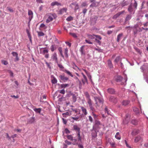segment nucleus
Returning a JSON list of instances; mask_svg holds the SVG:
<instances>
[{"label": "nucleus", "mask_w": 148, "mask_h": 148, "mask_svg": "<svg viewBox=\"0 0 148 148\" xmlns=\"http://www.w3.org/2000/svg\"><path fill=\"white\" fill-rule=\"evenodd\" d=\"M131 123L134 125H136L137 124V121L135 119H133L131 121Z\"/></svg>", "instance_id": "37"}, {"label": "nucleus", "mask_w": 148, "mask_h": 148, "mask_svg": "<svg viewBox=\"0 0 148 148\" xmlns=\"http://www.w3.org/2000/svg\"><path fill=\"white\" fill-rule=\"evenodd\" d=\"M84 78V79L82 80V82L83 84H84L86 82H87V79L85 75H83V76Z\"/></svg>", "instance_id": "29"}, {"label": "nucleus", "mask_w": 148, "mask_h": 148, "mask_svg": "<svg viewBox=\"0 0 148 148\" xmlns=\"http://www.w3.org/2000/svg\"><path fill=\"white\" fill-rule=\"evenodd\" d=\"M58 66L61 69H63L64 68L63 66L61 64H58Z\"/></svg>", "instance_id": "62"}, {"label": "nucleus", "mask_w": 148, "mask_h": 148, "mask_svg": "<svg viewBox=\"0 0 148 148\" xmlns=\"http://www.w3.org/2000/svg\"><path fill=\"white\" fill-rule=\"evenodd\" d=\"M69 34L70 35H71L74 38H77V37L76 34L75 33L70 32L69 33Z\"/></svg>", "instance_id": "43"}, {"label": "nucleus", "mask_w": 148, "mask_h": 148, "mask_svg": "<svg viewBox=\"0 0 148 148\" xmlns=\"http://www.w3.org/2000/svg\"><path fill=\"white\" fill-rule=\"evenodd\" d=\"M130 101L128 100H124L122 102V105L125 106L129 104Z\"/></svg>", "instance_id": "26"}, {"label": "nucleus", "mask_w": 148, "mask_h": 148, "mask_svg": "<svg viewBox=\"0 0 148 148\" xmlns=\"http://www.w3.org/2000/svg\"><path fill=\"white\" fill-rule=\"evenodd\" d=\"M82 70L84 71L85 73H86V74L87 75L89 79H91V76L90 73L87 71L86 70L84 69H82Z\"/></svg>", "instance_id": "17"}, {"label": "nucleus", "mask_w": 148, "mask_h": 148, "mask_svg": "<svg viewBox=\"0 0 148 148\" xmlns=\"http://www.w3.org/2000/svg\"><path fill=\"white\" fill-rule=\"evenodd\" d=\"M84 95L86 98V99L90 98V96L88 92H85L84 93Z\"/></svg>", "instance_id": "33"}, {"label": "nucleus", "mask_w": 148, "mask_h": 148, "mask_svg": "<svg viewBox=\"0 0 148 148\" xmlns=\"http://www.w3.org/2000/svg\"><path fill=\"white\" fill-rule=\"evenodd\" d=\"M109 100L110 101L114 103H116L117 101V99L116 98L112 96L110 97Z\"/></svg>", "instance_id": "6"}, {"label": "nucleus", "mask_w": 148, "mask_h": 148, "mask_svg": "<svg viewBox=\"0 0 148 148\" xmlns=\"http://www.w3.org/2000/svg\"><path fill=\"white\" fill-rule=\"evenodd\" d=\"M87 5L86 3V2H83L81 5V7H85V6H87Z\"/></svg>", "instance_id": "52"}, {"label": "nucleus", "mask_w": 148, "mask_h": 148, "mask_svg": "<svg viewBox=\"0 0 148 148\" xmlns=\"http://www.w3.org/2000/svg\"><path fill=\"white\" fill-rule=\"evenodd\" d=\"M133 110L134 112L137 113H139V112L138 109L135 107L133 108Z\"/></svg>", "instance_id": "38"}, {"label": "nucleus", "mask_w": 148, "mask_h": 148, "mask_svg": "<svg viewBox=\"0 0 148 148\" xmlns=\"http://www.w3.org/2000/svg\"><path fill=\"white\" fill-rule=\"evenodd\" d=\"M125 12V11H123L121 12H119L117 13L116 14H115L114 15L112 18L113 19H116L121 14Z\"/></svg>", "instance_id": "7"}, {"label": "nucleus", "mask_w": 148, "mask_h": 148, "mask_svg": "<svg viewBox=\"0 0 148 148\" xmlns=\"http://www.w3.org/2000/svg\"><path fill=\"white\" fill-rule=\"evenodd\" d=\"M94 99L95 101V107L97 108L100 106H102L103 103V100L101 98L95 97Z\"/></svg>", "instance_id": "2"}, {"label": "nucleus", "mask_w": 148, "mask_h": 148, "mask_svg": "<svg viewBox=\"0 0 148 148\" xmlns=\"http://www.w3.org/2000/svg\"><path fill=\"white\" fill-rule=\"evenodd\" d=\"M95 41L99 45H100L101 44V42L100 40H98L97 38H95Z\"/></svg>", "instance_id": "60"}, {"label": "nucleus", "mask_w": 148, "mask_h": 148, "mask_svg": "<svg viewBox=\"0 0 148 148\" xmlns=\"http://www.w3.org/2000/svg\"><path fill=\"white\" fill-rule=\"evenodd\" d=\"M122 79V77L120 76H117L115 77V80L117 82H121Z\"/></svg>", "instance_id": "12"}, {"label": "nucleus", "mask_w": 148, "mask_h": 148, "mask_svg": "<svg viewBox=\"0 0 148 148\" xmlns=\"http://www.w3.org/2000/svg\"><path fill=\"white\" fill-rule=\"evenodd\" d=\"M72 119L74 120H75L76 121H78V120L79 119V117H72Z\"/></svg>", "instance_id": "61"}, {"label": "nucleus", "mask_w": 148, "mask_h": 148, "mask_svg": "<svg viewBox=\"0 0 148 148\" xmlns=\"http://www.w3.org/2000/svg\"><path fill=\"white\" fill-rule=\"evenodd\" d=\"M108 66L111 69L113 67V65H112V63L111 61L110 60H108Z\"/></svg>", "instance_id": "23"}, {"label": "nucleus", "mask_w": 148, "mask_h": 148, "mask_svg": "<svg viewBox=\"0 0 148 148\" xmlns=\"http://www.w3.org/2000/svg\"><path fill=\"white\" fill-rule=\"evenodd\" d=\"M128 4V3L127 2H123L122 3H121V5L122 7H124L125 6L127 5Z\"/></svg>", "instance_id": "47"}, {"label": "nucleus", "mask_w": 148, "mask_h": 148, "mask_svg": "<svg viewBox=\"0 0 148 148\" xmlns=\"http://www.w3.org/2000/svg\"><path fill=\"white\" fill-rule=\"evenodd\" d=\"M77 134L78 140L81 141L82 140V138L80 135V132L77 133Z\"/></svg>", "instance_id": "35"}, {"label": "nucleus", "mask_w": 148, "mask_h": 148, "mask_svg": "<svg viewBox=\"0 0 148 148\" xmlns=\"http://www.w3.org/2000/svg\"><path fill=\"white\" fill-rule=\"evenodd\" d=\"M95 36L97 38H98L100 40H101L102 39L101 37L99 35H95Z\"/></svg>", "instance_id": "56"}, {"label": "nucleus", "mask_w": 148, "mask_h": 148, "mask_svg": "<svg viewBox=\"0 0 148 148\" xmlns=\"http://www.w3.org/2000/svg\"><path fill=\"white\" fill-rule=\"evenodd\" d=\"M59 92L60 93L64 94L65 93V91L64 90V89H62V90H60L59 91Z\"/></svg>", "instance_id": "55"}, {"label": "nucleus", "mask_w": 148, "mask_h": 148, "mask_svg": "<svg viewBox=\"0 0 148 148\" xmlns=\"http://www.w3.org/2000/svg\"><path fill=\"white\" fill-rule=\"evenodd\" d=\"M51 6H53L55 5H60L61 4L57 1H54L52 2L51 4Z\"/></svg>", "instance_id": "15"}, {"label": "nucleus", "mask_w": 148, "mask_h": 148, "mask_svg": "<svg viewBox=\"0 0 148 148\" xmlns=\"http://www.w3.org/2000/svg\"><path fill=\"white\" fill-rule=\"evenodd\" d=\"M45 17L46 19V22L48 23L55 19L57 17V16L55 13H50L46 14Z\"/></svg>", "instance_id": "1"}, {"label": "nucleus", "mask_w": 148, "mask_h": 148, "mask_svg": "<svg viewBox=\"0 0 148 148\" xmlns=\"http://www.w3.org/2000/svg\"><path fill=\"white\" fill-rule=\"evenodd\" d=\"M59 77L61 80L64 82L68 80L69 79L68 77H65L64 75H60Z\"/></svg>", "instance_id": "11"}, {"label": "nucleus", "mask_w": 148, "mask_h": 148, "mask_svg": "<svg viewBox=\"0 0 148 148\" xmlns=\"http://www.w3.org/2000/svg\"><path fill=\"white\" fill-rule=\"evenodd\" d=\"M37 32L38 34V36H43L45 35L44 34L41 32Z\"/></svg>", "instance_id": "39"}, {"label": "nucleus", "mask_w": 148, "mask_h": 148, "mask_svg": "<svg viewBox=\"0 0 148 148\" xmlns=\"http://www.w3.org/2000/svg\"><path fill=\"white\" fill-rule=\"evenodd\" d=\"M58 50L59 51V52H60V54L61 56L62 57V58H64V56L62 53V47H59L58 48Z\"/></svg>", "instance_id": "24"}, {"label": "nucleus", "mask_w": 148, "mask_h": 148, "mask_svg": "<svg viewBox=\"0 0 148 148\" xmlns=\"http://www.w3.org/2000/svg\"><path fill=\"white\" fill-rule=\"evenodd\" d=\"M69 86V84H62L61 85L60 87L61 88H65Z\"/></svg>", "instance_id": "42"}, {"label": "nucleus", "mask_w": 148, "mask_h": 148, "mask_svg": "<svg viewBox=\"0 0 148 148\" xmlns=\"http://www.w3.org/2000/svg\"><path fill=\"white\" fill-rule=\"evenodd\" d=\"M128 10L129 12L131 13L132 14V12L133 11V9L132 7V5H130L128 7Z\"/></svg>", "instance_id": "27"}, {"label": "nucleus", "mask_w": 148, "mask_h": 148, "mask_svg": "<svg viewBox=\"0 0 148 148\" xmlns=\"http://www.w3.org/2000/svg\"><path fill=\"white\" fill-rule=\"evenodd\" d=\"M131 18V15H128L125 19V21H129Z\"/></svg>", "instance_id": "36"}, {"label": "nucleus", "mask_w": 148, "mask_h": 148, "mask_svg": "<svg viewBox=\"0 0 148 148\" xmlns=\"http://www.w3.org/2000/svg\"><path fill=\"white\" fill-rule=\"evenodd\" d=\"M85 46L84 45H83L82 46L80 49V51L81 53V55H85V52L84 51V48Z\"/></svg>", "instance_id": "10"}, {"label": "nucleus", "mask_w": 148, "mask_h": 148, "mask_svg": "<svg viewBox=\"0 0 148 148\" xmlns=\"http://www.w3.org/2000/svg\"><path fill=\"white\" fill-rule=\"evenodd\" d=\"M101 125V123L99 121L96 120L95 121V126L98 127Z\"/></svg>", "instance_id": "19"}, {"label": "nucleus", "mask_w": 148, "mask_h": 148, "mask_svg": "<svg viewBox=\"0 0 148 148\" xmlns=\"http://www.w3.org/2000/svg\"><path fill=\"white\" fill-rule=\"evenodd\" d=\"M89 107L90 108V110H91L92 112H94L95 111V109L93 106L92 105V106H90Z\"/></svg>", "instance_id": "44"}, {"label": "nucleus", "mask_w": 148, "mask_h": 148, "mask_svg": "<svg viewBox=\"0 0 148 148\" xmlns=\"http://www.w3.org/2000/svg\"><path fill=\"white\" fill-rule=\"evenodd\" d=\"M67 138L69 140H70L71 141H75V142H76L77 140L76 139H73V137L71 135H68L67 136Z\"/></svg>", "instance_id": "25"}, {"label": "nucleus", "mask_w": 148, "mask_h": 148, "mask_svg": "<svg viewBox=\"0 0 148 148\" xmlns=\"http://www.w3.org/2000/svg\"><path fill=\"white\" fill-rule=\"evenodd\" d=\"M120 60V57L119 56H117L114 60V62L116 63H117L119 62Z\"/></svg>", "instance_id": "49"}, {"label": "nucleus", "mask_w": 148, "mask_h": 148, "mask_svg": "<svg viewBox=\"0 0 148 148\" xmlns=\"http://www.w3.org/2000/svg\"><path fill=\"white\" fill-rule=\"evenodd\" d=\"M34 110L37 113H40L41 111V109L40 108H35L34 109Z\"/></svg>", "instance_id": "34"}, {"label": "nucleus", "mask_w": 148, "mask_h": 148, "mask_svg": "<svg viewBox=\"0 0 148 148\" xmlns=\"http://www.w3.org/2000/svg\"><path fill=\"white\" fill-rule=\"evenodd\" d=\"M40 27L41 28H45L46 29L47 28V27L45 26V25L43 23L41 24L40 25Z\"/></svg>", "instance_id": "54"}, {"label": "nucleus", "mask_w": 148, "mask_h": 148, "mask_svg": "<svg viewBox=\"0 0 148 148\" xmlns=\"http://www.w3.org/2000/svg\"><path fill=\"white\" fill-rule=\"evenodd\" d=\"M67 10L66 8H63L61 10H60L58 12V14H62L64 12H66Z\"/></svg>", "instance_id": "18"}, {"label": "nucleus", "mask_w": 148, "mask_h": 148, "mask_svg": "<svg viewBox=\"0 0 148 148\" xmlns=\"http://www.w3.org/2000/svg\"><path fill=\"white\" fill-rule=\"evenodd\" d=\"M51 59L56 63H58L57 56L56 53H54L51 56Z\"/></svg>", "instance_id": "4"}, {"label": "nucleus", "mask_w": 148, "mask_h": 148, "mask_svg": "<svg viewBox=\"0 0 148 148\" xmlns=\"http://www.w3.org/2000/svg\"><path fill=\"white\" fill-rule=\"evenodd\" d=\"M92 116L94 117L95 119L97 117V116L94 113V112H92Z\"/></svg>", "instance_id": "57"}, {"label": "nucleus", "mask_w": 148, "mask_h": 148, "mask_svg": "<svg viewBox=\"0 0 148 148\" xmlns=\"http://www.w3.org/2000/svg\"><path fill=\"white\" fill-rule=\"evenodd\" d=\"M99 2H96V1L92 3L90 5V7L91 8H93L94 7H97L98 6Z\"/></svg>", "instance_id": "8"}, {"label": "nucleus", "mask_w": 148, "mask_h": 148, "mask_svg": "<svg viewBox=\"0 0 148 148\" xmlns=\"http://www.w3.org/2000/svg\"><path fill=\"white\" fill-rule=\"evenodd\" d=\"M95 35H88V37L91 39H93L94 38V36H95Z\"/></svg>", "instance_id": "48"}, {"label": "nucleus", "mask_w": 148, "mask_h": 148, "mask_svg": "<svg viewBox=\"0 0 148 148\" xmlns=\"http://www.w3.org/2000/svg\"><path fill=\"white\" fill-rule=\"evenodd\" d=\"M115 138L118 140H120L121 138V137L119 133V132H117L115 136Z\"/></svg>", "instance_id": "31"}, {"label": "nucleus", "mask_w": 148, "mask_h": 148, "mask_svg": "<svg viewBox=\"0 0 148 148\" xmlns=\"http://www.w3.org/2000/svg\"><path fill=\"white\" fill-rule=\"evenodd\" d=\"M130 116L129 114H127L126 115L125 118L123 121V123L124 124H126L128 123L130 121Z\"/></svg>", "instance_id": "3"}, {"label": "nucleus", "mask_w": 148, "mask_h": 148, "mask_svg": "<svg viewBox=\"0 0 148 148\" xmlns=\"http://www.w3.org/2000/svg\"><path fill=\"white\" fill-rule=\"evenodd\" d=\"M1 62L2 64H4L5 65H6L8 64V62L7 61L4 60H2L1 61Z\"/></svg>", "instance_id": "51"}, {"label": "nucleus", "mask_w": 148, "mask_h": 148, "mask_svg": "<svg viewBox=\"0 0 148 148\" xmlns=\"http://www.w3.org/2000/svg\"><path fill=\"white\" fill-rule=\"evenodd\" d=\"M142 138L140 136H137L135 137L134 139V142L135 143H137L138 142L141 141L142 140Z\"/></svg>", "instance_id": "13"}, {"label": "nucleus", "mask_w": 148, "mask_h": 148, "mask_svg": "<svg viewBox=\"0 0 148 148\" xmlns=\"http://www.w3.org/2000/svg\"><path fill=\"white\" fill-rule=\"evenodd\" d=\"M69 112H66L65 113H64L62 114V115L63 117H66L67 116L69 115Z\"/></svg>", "instance_id": "40"}, {"label": "nucleus", "mask_w": 148, "mask_h": 148, "mask_svg": "<svg viewBox=\"0 0 148 148\" xmlns=\"http://www.w3.org/2000/svg\"><path fill=\"white\" fill-rule=\"evenodd\" d=\"M123 34L121 33L118 35L117 36V41L118 42L120 41L121 37L123 36Z\"/></svg>", "instance_id": "28"}, {"label": "nucleus", "mask_w": 148, "mask_h": 148, "mask_svg": "<svg viewBox=\"0 0 148 148\" xmlns=\"http://www.w3.org/2000/svg\"><path fill=\"white\" fill-rule=\"evenodd\" d=\"M139 133V130H135L132 132L133 135H136Z\"/></svg>", "instance_id": "41"}, {"label": "nucleus", "mask_w": 148, "mask_h": 148, "mask_svg": "<svg viewBox=\"0 0 148 148\" xmlns=\"http://www.w3.org/2000/svg\"><path fill=\"white\" fill-rule=\"evenodd\" d=\"M48 52V50L47 49H44L43 50L42 54L43 55L45 54L46 53H47Z\"/></svg>", "instance_id": "58"}, {"label": "nucleus", "mask_w": 148, "mask_h": 148, "mask_svg": "<svg viewBox=\"0 0 148 148\" xmlns=\"http://www.w3.org/2000/svg\"><path fill=\"white\" fill-rule=\"evenodd\" d=\"M8 71L9 73L10 74V76L12 77H13V72L11 71L10 70H9Z\"/></svg>", "instance_id": "63"}, {"label": "nucleus", "mask_w": 148, "mask_h": 148, "mask_svg": "<svg viewBox=\"0 0 148 148\" xmlns=\"http://www.w3.org/2000/svg\"><path fill=\"white\" fill-rule=\"evenodd\" d=\"M142 31V29L141 28H139L138 30H136V31L134 32V34H137L138 32H141Z\"/></svg>", "instance_id": "46"}, {"label": "nucleus", "mask_w": 148, "mask_h": 148, "mask_svg": "<svg viewBox=\"0 0 148 148\" xmlns=\"http://www.w3.org/2000/svg\"><path fill=\"white\" fill-rule=\"evenodd\" d=\"M64 71L68 75L71 76L72 77H73V76L72 74V73L69 71L65 69Z\"/></svg>", "instance_id": "21"}, {"label": "nucleus", "mask_w": 148, "mask_h": 148, "mask_svg": "<svg viewBox=\"0 0 148 148\" xmlns=\"http://www.w3.org/2000/svg\"><path fill=\"white\" fill-rule=\"evenodd\" d=\"M110 144L111 145L112 147H115V143L114 142H110Z\"/></svg>", "instance_id": "64"}, {"label": "nucleus", "mask_w": 148, "mask_h": 148, "mask_svg": "<svg viewBox=\"0 0 148 148\" xmlns=\"http://www.w3.org/2000/svg\"><path fill=\"white\" fill-rule=\"evenodd\" d=\"M81 108L83 114L84 115H86L87 114V112L86 109L83 106L81 107Z\"/></svg>", "instance_id": "14"}, {"label": "nucleus", "mask_w": 148, "mask_h": 148, "mask_svg": "<svg viewBox=\"0 0 148 148\" xmlns=\"http://www.w3.org/2000/svg\"><path fill=\"white\" fill-rule=\"evenodd\" d=\"M108 92L111 94H113L115 92V91L113 88H109L107 90Z\"/></svg>", "instance_id": "22"}, {"label": "nucleus", "mask_w": 148, "mask_h": 148, "mask_svg": "<svg viewBox=\"0 0 148 148\" xmlns=\"http://www.w3.org/2000/svg\"><path fill=\"white\" fill-rule=\"evenodd\" d=\"M87 102L89 105V106L92 105V101L90 98L87 99Z\"/></svg>", "instance_id": "30"}, {"label": "nucleus", "mask_w": 148, "mask_h": 148, "mask_svg": "<svg viewBox=\"0 0 148 148\" xmlns=\"http://www.w3.org/2000/svg\"><path fill=\"white\" fill-rule=\"evenodd\" d=\"M72 96L73 101L74 102H75L76 100V97L74 95H73Z\"/></svg>", "instance_id": "59"}, {"label": "nucleus", "mask_w": 148, "mask_h": 148, "mask_svg": "<svg viewBox=\"0 0 148 148\" xmlns=\"http://www.w3.org/2000/svg\"><path fill=\"white\" fill-rule=\"evenodd\" d=\"M52 83L55 84L57 83V81L56 79L54 77H53V79L51 80Z\"/></svg>", "instance_id": "45"}, {"label": "nucleus", "mask_w": 148, "mask_h": 148, "mask_svg": "<svg viewBox=\"0 0 148 148\" xmlns=\"http://www.w3.org/2000/svg\"><path fill=\"white\" fill-rule=\"evenodd\" d=\"M73 20V17L71 16H69L66 19V20L69 21H72Z\"/></svg>", "instance_id": "50"}, {"label": "nucleus", "mask_w": 148, "mask_h": 148, "mask_svg": "<svg viewBox=\"0 0 148 148\" xmlns=\"http://www.w3.org/2000/svg\"><path fill=\"white\" fill-rule=\"evenodd\" d=\"M28 15L29 16V19L30 21L33 17V12L31 10L28 11Z\"/></svg>", "instance_id": "9"}, {"label": "nucleus", "mask_w": 148, "mask_h": 148, "mask_svg": "<svg viewBox=\"0 0 148 148\" xmlns=\"http://www.w3.org/2000/svg\"><path fill=\"white\" fill-rule=\"evenodd\" d=\"M73 5L75 6V10H76L79 8V6L78 4L77 3H72L71 4L70 6H72Z\"/></svg>", "instance_id": "16"}, {"label": "nucleus", "mask_w": 148, "mask_h": 148, "mask_svg": "<svg viewBox=\"0 0 148 148\" xmlns=\"http://www.w3.org/2000/svg\"><path fill=\"white\" fill-rule=\"evenodd\" d=\"M68 49L66 48L64 50V54L65 55V57L66 58H68Z\"/></svg>", "instance_id": "32"}, {"label": "nucleus", "mask_w": 148, "mask_h": 148, "mask_svg": "<svg viewBox=\"0 0 148 148\" xmlns=\"http://www.w3.org/2000/svg\"><path fill=\"white\" fill-rule=\"evenodd\" d=\"M35 118L34 117L31 118L28 121V123L30 124H31L34 123L35 121Z\"/></svg>", "instance_id": "20"}, {"label": "nucleus", "mask_w": 148, "mask_h": 148, "mask_svg": "<svg viewBox=\"0 0 148 148\" xmlns=\"http://www.w3.org/2000/svg\"><path fill=\"white\" fill-rule=\"evenodd\" d=\"M55 46V45H52L51 46L50 49L51 50V51L52 52H53L55 50V49H54V47Z\"/></svg>", "instance_id": "53"}, {"label": "nucleus", "mask_w": 148, "mask_h": 148, "mask_svg": "<svg viewBox=\"0 0 148 148\" xmlns=\"http://www.w3.org/2000/svg\"><path fill=\"white\" fill-rule=\"evenodd\" d=\"M73 130L75 131L77 133L80 132V128L77 125H73Z\"/></svg>", "instance_id": "5"}]
</instances>
